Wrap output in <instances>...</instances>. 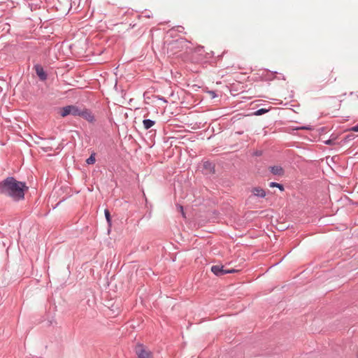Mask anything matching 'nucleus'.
<instances>
[{
	"label": "nucleus",
	"instance_id": "20e7f679",
	"mask_svg": "<svg viewBox=\"0 0 358 358\" xmlns=\"http://www.w3.org/2000/svg\"><path fill=\"white\" fill-rule=\"evenodd\" d=\"M210 271L217 276H222L225 274L234 273L237 271L234 268L224 269L222 265H213L211 266Z\"/></svg>",
	"mask_w": 358,
	"mask_h": 358
},
{
	"label": "nucleus",
	"instance_id": "7ed1b4c3",
	"mask_svg": "<svg viewBox=\"0 0 358 358\" xmlns=\"http://www.w3.org/2000/svg\"><path fill=\"white\" fill-rule=\"evenodd\" d=\"M134 351L138 358H152V353L147 350L142 343H137Z\"/></svg>",
	"mask_w": 358,
	"mask_h": 358
},
{
	"label": "nucleus",
	"instance_id": "4be33fe9",
	"mask_svg": "<svg viewBox=\"0 0 358 358\" xmlns=\"http://www.w3.org/2000/svg\"><path fill=\"white\" fill-rule=\"evenodd\" d=\"M350 131H355V132H358V124L355 126H353L352 127H351L350 129Z\"/></svg>",
	"mask_w": 358,
	"mask_h": 358
},
{
	"label": "nucleus",
	"instance_id": "c85d7f7f",
	"mask_svg": "<svg viewBox=\"0 0 358 358\" xmlns=\"http://www.w3.org/2000/svg\"><path fill=\"white\" fill-rule=\"evenodd\" d=\"M353 94H354V92H352L350 93V95H352Z\"/></svg>",
	"mask_w": 358,
	"mask_h": 358
},
{
	"label": "nucleus",
	"instance_id": "ddd939ff",
	"mask_svg": "<svg viewBox=\"0 0 358 358\" xmlns=\"http://www.w3.org/2000/svg\"><path fill=\"white\" fill-rule=\"evenodd\" d=\"M104 215H105V217H106V222L108 223V231H110V228L111 227V225H112V218H111V215H110L109 210L105 209L104 210Z\"/></svg>",
	"mask_w": 358,
	"mask_h": 358
},
{
	"label": "nucleus",
	"instance_id": "393cba45",
	"mask_svg": "<svg viewBox=\"0 0 358 358\" xmlns=\"http://www.w3.org/2000/svg\"><path fill=\"white\" fill-rule=\"evenodd\" d=\"M159 99L163 101L164 103H167V101L164 97H159Z\"/></svg>",
	"mask_w": 358,
	"mask_h": 358
},
{
	"label": "nucleus",
	"instance_id": "dca6fc26",
	"mask_svg": "<svg viewBox=\"0 0 358 358\" xmlns=\"http://www.w3.org/2000/svg\"><path fill=\"white\" fill-rule=\"evenodd\" d=\"M269 187H277L278 188L281 192L284 191L285 190V188H284V186L283 185L280 184V183H278L276 182H271L269 183Z\"/></svg>",
	"mask_w": 358,
	"mask_h": 358
},
{
	"label": "nucleus",
	"instance_id": "9d476101",
	"mask_svg": "<svg viewBox=\"0 0 358 358\" xmlns=\"http://www.w3.org/2000/svg\"><path fill=\"white\" fill-rule=\"evenodd\" d=\"M271 173L275 176H282L284 174V169L281 166H272L269 167Z\"/></svg>",
	"mask_w": 358,
	"mask_h": 358
},
{
	"label": "nucleus",
	"instance_id": "f257e3e1",
	"mask_svg": "<svg viewBox=\"0 0 358 358\" xmlns=\"http://www.w3.org/2000/svg\"><path fill=\"white\" fill-rule=\"evenodd\" d=\"M28 189L25 182L17 180L14 176H8L0 181V195L14 202L23 201Z\"/></svg>",
	"mask_w": 358,
	"mask_h": 358
},
{
	"label": "nucleus",
	"instance_id": "a211bd4d",
	"mask_svg": "<svg viewBox=\"0 0 358 358\" xmlns=\"http://www.w3.org/2000/svg\"><path fill=\"white\" fill-rule=\"evenodd\" d=\"M207 92H208V94H209L210 95L211 99H215V97L217 96V94L215 91L209 90Z\"/></svg>",
	"mask_w": 358,
	"mask_h": 358
},
{
	"label": "nucleus",
	"instance_id": "6ab92c4d",
	"mask_svg": "<svg viewBox=\"0 0 358 358\" xmlns=\"http://www.w3.org/2000/svg\"><path fill=\"white\" fill-rule=\"evenodd\" d=\"M41 149H42L44 152H50V151H52V150H53V148H52V147H50V146L43 147V148H41Z\"/></svg>",
	"mask_w": 358,
	"mask_h": 358
},
{
	"label": "nucleus",
	"instance_id": "a878e982",
	"mask_svg": "<svg viewBox=\"0 0 358 358\" xmlns=\"http://www.w3.org/2000/svg\"><path fill=\"white\" fill-rule=\"evenodd\" d=\"M326 128L325 127H321L320 128V131H321L322 132H324L325 131Z\"/></svg>",
	"mask_w": 358,
	"mask_h": 358
},
{
	"label": "nucleus",
	"instance_id": "9b49d317",
	"mask_svg": "<svg viewBox=\"0 0 358 358\" xmlns=\"http://www.w3.org/2000/svg\"><path fill=\"white\" fill-rule=\"evenodd\" d=\"M355 138V135L353 134H349L345 135L338 143V145H343L349 143L350 141Z\"/></svg>",
	"mask_w": 358,
	"mask_h": 358
},
{
	"label": "nucleus",
	"instance_id": "6e6552de",
	"mask_svg": "<svg viewBox=\"0 0 358 358\" xmlns=\"http://www.w3.org/2000/svg\"><path fill=\"white\" fill-rule=\"evenodd\" d=\"M24 3L30 8L31 11L39 9L42 4L41 0H24Z\"/></svg>",
	"mask_w": 358,
	"mask_h": 358
},
{
	"label": "nucleus",
	"instance_id": "0eeeda50",
	"mask_svg": "<svg viewBox=\"0 0 358 358\" xmlns=\"http://www.w3.org/2000/svg\"><path fill=\"white\" fill-rule=\"evenodd\" d=\"M34 69L36 71V73L40 80L45 81L48 78V74L46 71L44 70L43 67L39 64H36L34 66Z\"/></svg>",
	"mask_w": 358,
	"mask_h": 358
},
{
	"label": "nucleus",
	"instance_id": "412c9836",
	"mask_svg": "<svg viewBox=\"0 0 358 358\" xmlns=\"http://www.w3.org/2000/svg\"><path fill=\"white\" fill-rule=\"evenodd\" d=\"M297 129H306V130H311L312 128L310 126H303L301 127H298Z\"/></svg>",
	"mask_w": 358,
	"mask_h": 358
},
{
	"label": "nucleus",
	"instance_id": "2eb2a0df",
	"mask_svg": "<svg viewBox=\"0 0 358 358\" xmlns=\"http://www.w3.org/2000/svg\"><path fill=\"white\" fill-rule=\"evenodd\" d=\"M269 110H270V108H259V109L257 110L256 111H255L253 113V115H256V116H260V115H262L268 113Z\"/></svg>",
	"mask_w": 358,
	"mask_h": 358
},
{
	"label": "nucleus",
	"instance_id": "f8f14e48",
	"mask_svg": "<svg viewBox=\"0 0 358 358\" xmlns=\"http://www.w3.org/2000/svg\"><path fill=\"white\" fill-rule=\"evenodd\" d=\"M156 124L155 120L150 119H144L143 120V125L145 129L148 130Z\"/></svg>",
	"mask_w": 358,
	"mask_h": 358
},
{
	"label": "nucleus",
	"instance_id": "b1692460",
	"mask_svg": "<svg viewBox=\"0 0 358 358\" xmlns=\"http://www.w3.org/2000/svg\"><path fill=\"white\" fill-rule=\"evenodd\" d=\"M203 50V46H199L197 48H196V52H199L201 54V52Z\"/></svg>",
	"mask_w": 358,
	"mask_h": 358
},
{
	"label": "nucleus",
	"instance_id": "bb28decb",
	"mask_svg": "<svg viewBox=\"0 0 358 358\" xmlns=\"http://www.w3.org/2000/svg\"><path fill=\"white\" fill-rule=\"evenodd\" d=\"M145 17H148V18H149V17H150V15L148 13H146V14L145 15Z\"/></svg>",
	"mask_w": 358,
	"mask_h": 358
},
{
	"label": "nucleus",
	"instance_id": "f03ea898",
	"mask_svg": "<svg viewBox=\"0 0 358 358\" xmlns=\"http://www.w3.org/2000/svg\"><path fill=\"white\" fill-rule=\"evenodd\" d=\"M80 108L76 105H68L60 108L59 114L62 117H65L68 115L79 117Z\"/></svg>",
	"mask_w": 358,
	"mask_h": 358
},
{
	"label": "nucleus",
	"instance_id": "aec40b11",
	"mask_svg": "<svg viewBox=\"0 0 358 358\" xmlns=\"http://www.w3.org/2000/svg\"><path fill=\"white\" fill-rule=\"evenodd\" d=\"M253 155L256 157H260L262 155V151L257 150L253 152Z\"/></svg>",
	"mask_w": 358,
	"mask_h": 358
},
{
	"label": "nucleus",
	"instance_id": "4468645a",
	"mask_svg": "<svg viewBox=\"0 0 358 358\" xmlns=\"http://www.w3.org/2000/svg\"><path fill=\"white\" fill-rule=\"evenodd\" d=\"M96 153L92 152L90 156L86 159L85 162L88 165L94 164L96 162Z\"/></svg>",
	"mask_w": 358,
	"mask_h": 358
},
{
	"label": "nucleus",
	"instance_id": "f3484780",
	"mask_svg": "<svg viewBox=\"0 0 358 358\" xmlns=\"http://www.w3.org/2000/svg\"><path fill=\"white\" fill-rule=\"evenodd\" d=\"M338 142L336 141V138H329L327 141H324V143L325 145H336L338 144Z\"/></svg>",
	"mask_w": 358,
	"mask_h": 358
},
{
	"label": "nucleus",
	"instance_id": "cd10ccee",
	"mask_svg": "<svg viewBox=\"0 0 358 358\" xmlns=\"http://www.w3.org/2000/svg\"><path fill=\"white\" fill-rule=\"evenodd\" d=\"M63 201H64V200L60 201L59 202H58V203H57V205L58 206V205H59V204H60V203H61V202H62Z\"/></svg>",
	"mask_w": 358,
	"mask_h": 358
},
{
	"label": "nucleus",
	"instance_id": "5701e85b",
	"mask_svg": "<svg viewBox=\"0 0 358 358\" xmlns=\"http://www.w3.org/2000/svg\"><path fill=\"white\" fill-rule=\"evenodd\" d=\"M177 207H178V208H179V210H180V212L182 213V215L183 217H185V213H184V210H183V207L181 205H178Z\"/></svg>",
	"mask_w": 358,
	"mask_h": 358
},
{
	"label": "nucleus",
	"instance_id": "423d86ee",
	"mask_svg": "<svg viewBox=\"0 0 358 358\" xmlns=\"http://www.w3.org/2000/svg\"><path fill=\"white\" fill-rule=\"evenodd\" d=\"M203 171H205L206 174H215V164L209 160L203 162Z\"/></svg>",
	"mask_w": 358,
	"mask_h": 358
},
{
	"label": "nucleus",
	"instance_id": "1a4fd4ad",
	"mask_svg": "<svg viewBox=\"0 0 358 358\" xmlns=\"http://www.w3.org/2000/svg\"><path fill=\"white\" fill-rule=\"evenodd\" d=\"M251 192L255 196L264 198L266 195V191L260 187H255L252 188Z\"/></svg>",
	"mask_w": 358,
	"mask_h": 358
},
{
	"label": "nucleus",
	"instance_id": "c756f323",
	"mask_svg": "<svg viewBox=\"0 0 358 358\" xmlns=\"http://www.w3.org/2000/svg\"><path fill=\"white\" fill-rule=\"evenodd\" d=\"M357 358H358V354H357Z\"/></svg>",
	"mask_w": 358,
	"mask_h": 358
},
{
	"label": "nucleus",
	"instance_id": "39448f33",
	"mask_svg": "<svg viewBox=\"0 0 358 358\" xmlns=\"http://www.w3.org/2000/svg\"><path fill=\"white\" fill-rule=\"evenodd\" d=\"M79 117H83L90 123H94L96 121L95 117L91 110L85 107L83 108H80Z\"/></svg>",
	"mask_w": 358,
	"mask_h": 358
}]
</instances>
